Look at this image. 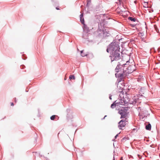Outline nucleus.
Masks as SVG:
<instances>
[{"label": "nucleus", "instance_id": "9", "mask_svg": "<svg viewBox=\"0 0 160 160\" xmlns=\"http://www.w3.org/2000/svg\"><path fill=\"white\" fill-rule=\"evenodd\" d=\"M83 50H82L81 51V56L82 57H84L85 56H86L87 55V54L86 53H83Z\"/></svg>", "mask_w": 160, "mask_h": 160}, {"label": "nucleus", "instance_id": "11", "mask_svg": "<svg viewBox=\"0 0 160 160\" xmlns=\"http://www.w3.org/2000/svg\"><path fill=\"white\" fill-rule=\"evenodd\" d=\"M69 78L70 79H75V77L74 75H70L69 76Z\"/></svg>", "mask_w": 160, "mask_h": 160}, {"label": "nucleus", "instance_id": "1", "mask_svg": "<svg viewBox=\"0 0 160 160\" xmlns=\"http://www.w3.org/2000/svg\"><path fill=\"white\" fill-rule=\"evenodd\" d=\"M117 73L115 74L116 76L122 80L128 74L131 73L133 72V70L130 71H127L125 68L122 65H118L115 69Z\"/></svg>", "mask_w": 160, "mask_h": 160}, {"label": "nucleus", "instance_id": "10", "mask_svg": "<svg viewBox=\"0 0 160 160\" xmlns=\"http://www.w3.org/2000/svg\"><path fill=\"white\" fill-rule=\"evenodd\" d=\"M128 19L129 20H130L131 21H133V22H135L136 21V19L134 18H133L132 17H129L128 18Z\"/></svg>", "mask_w": 160, "mask_h": 160}, {"label": "nucleus", "instance_id": "2", "mask_svg": "<svg viewBox=\"0 0 160 160\" xmlns=\"http://www.w3.org/2000/svg\"><path fill=\"white\" fill-rule=\"evenodd\" d=\"M128 120L122 119L118 123V127L119 128L121 129H123V128L125 127L126 125L128 124Z\"/></svg>", "mask_w": 160, "mask_h": 160}, {"label": "nucleus", "instance_id": "14", "mask_svg": "<svg viewBox=\"0 0 160 160\" xmlns=\"http://www.w3.org/2000/svg\"><path fill=\"white\" fill-rule=\"evenodd\" d=\"M144 7L145 8H148V3L146 2H144Z\"/></svg>", "mask_w": 160, "mask_h": 160}, {"label": "nucleus", "instance_id": "20", "mask_svg": "<svg viewBox=\"0 0 160 160\" xmlns=\"http://www.w3.org/2000/svg\"><path fill=\"white\" fill-rule=\"evenodd\" d=\"M56 9H57V10H59V9L58 8H57V7H56Z\"/></svg>", "mask_w": 160, "mask_h": 160}, {"label": "nucleus", "instance_id": "15", "mask_svg": "<svg viewBox=\"0 0 160 160\" xmlns=\"http://www.w3.org/2000/svg\"><path fill=\"white\" fill-rule=\"evenodd\" d=\"M154 28H155V29L156 31L158 32V28L157 27V26L156 25H154Z\"/></svg>", "mask_w": 160, "mask_h": 160}, {"label": "nucleus", "instance_id": "6", "mask_svg": "<svg viewBox=\"0 0 160 160\" xmlns=\"http://www.w3.org/2000/svg\"><path fill=\"white\" fill-rule=\"evenodd\" d=\"M134 66L132 65H131L130 66L128 67L127 68H126L125 69H126V70L127 71H130L131 70H133V71H134V69H132V68H134Z\"/></svg>", "mask_w": 160, "mask_h": 160}, {"label": "nucleus", "instance_id": "17", "mask_svg": "<svg viewBox=\"0 0 160 160\" xmlns=\"http://www.w3.org/2000/svg\"><path fill=\"white\" fill-rule=\"evenodd\" d=\"M11 106H13L14 105V104L13 102H11Z\"/></svg>", "mask_w": 160, "mask_h": 160}, {"label": "nucleus", "instance_id": "22", "mask_svg": "<svg viewBox=\"0 0 160 160\" xmlns=\"http://www.w3.org/2000/svg\"><path fill=\"white\" fill-rule=\"evenodd\" d=\"M128 61H126V62L127 63H128Z\"/></svg>", "mask_w": 160, "mask_h": 160}, {"label": "nucleus", "instance_id": "24", "mask_svg": "<svg viewBox=\"0 0 160 160\" xmlns=\"http://www.w3.org/2000/svg\"><path fill=\"white\" fill-rule=\"evenodd\" d=\"M119 87L120 88H121L120 87V86H119Z\"/></svg>", "mask_w": 160, "mask_h": 160}, {"label": "nucleus", "instance_id": "13", "mask_svg": "<svg viewBox=\"0 0 160 160\" xmlns=\"http://www.w3.org/2000/svg\"><path fill=\"white\" fill-rule=\"evenodd\" d=\"M56 116V115H52L50 119L52 120H54V119Z\"/></svg>", "mask_w": 160, "mask_h": 160}, {"label": "nucleus", "instance_id": "23", "mask_svg": "<svg viewBox=\"0 0 160 160\" xmlns=\"http://www.w3.org/2000/svg\"><path fill=\"white\" fill-rule=\"evenodd\" d=\"M106 117H107V116H105V117H104V118H105Z\"/></svg>", "mask_w": 160, "mask_h": 160}, {"label": "nucleus", "instance_id": "5", "mask_svg": "<svg viewBox=\"0 0 160 160\" xmlns=\"http://www.w3.org/2000/svg\"><path fill=\"white\" fill-rule=\"evenodd\" d=\"M119 52H112V55L115 60H118L120 59V56Z\"/></svg>", "mask_w": 160, "mask_h": 160}, {"label": "nucleus", "instance_id": "4", "mask_svg": "<svg viewBox=\"0 0 160 160\" xmlns=\"http://www.w3.org/2000/svg\"><path fill=\"white\" fill-rule=\"evenodd\" d=\"M111 49L112 52H120L119 48L118 45L115 43H111L110 44Z\"/></svg>", "mask_w": 160, "mask_h": 160}, {"label": "nucleus", "instance_id": "12", "mask_svg": "<svg viewBox=\"0 0 160 160\" xmlns=\"http://www.w3.org/2000/svg\"><path fill=\"white\" fill-rule=\"evenodd\" d=\"M111 47H110V45H109V48H108L107 49V52H109V51L112 50L111 49Z\"/></svg>", "mask_w": 160, "mask_h": 160}, {"label": "nucleus", "instance_id": "19", "mask_svg": "<svg viewBox=\"0 0 160 160\" xmlns=\"http://www.w3.org/2000/svg\"><path fill=\"white\" fill-rule=\"evenodd\" d=\"M120 160H123V159H122V157H121V159H120Z\"/></svg>", "mask_w": 160, "mask_h": 160}, {"label": "nucleus", "instance_id": "18", "mask_svg": "<svg viewBox=\"0 0 160 160\" xmlns=\"http://www.w3.org/2000/svg\"><path fill=\"white\" fill-rule=\"evenodd\" d=\"M118 136V134H117L115 136V138H117V136Z\"/></svg>", "mask_w": 160, "mask_h": 160}, {"label": "nucleus", "instance_id": "7", "mask_svg": "<svg viewBox=\"0 0 160 160\" xmlns=\"http://www.w3.org/2000/svg\"><path fill=\"white\" fill-rule=\"evenodd\" d=\"M83 14H82L80 15V19L81 23L84 24V20L83 17Z\"/></svg>", "mask_w": 160, "mask_h": 160}, {"label": "nucleus", "instance_id": "3", "mask_svg": "<svg viewBox=\"0 0 160 160\" xmlns=\"http://www.w3.org/2000/svg\"><path fill=\"white\" fill-rule=\"evenodd\" d=\"M119 112L120 114L121 115V118L128 120V112L127 110L124 109L123 110H121L119 111Z\"/></svg>", "mask_w": 160, "mask_h": 160}, {"label": "nucleus", "instance_id": "21", "mask_svg": "<svg viewBox=\"0 0 160 160\" xmlns=\"http://www.w3.org/2000/svg\"><path fill=\"white\" fill-rule=\"evenodd\" d=\"M119 85V84H118V86H117V87H118V88Z\"/></svg>", "mask_w": 160, "mask_h": 160}, {"label": "nucleus", "instance_id": "16", "mask_svg": "<svg viewBox=\"0 0 160 160\" xmlns=\"http://www.w3.org/2000/svg\"><path fill=\"white\" fill-rule=\"evenodd\" d=\"M116 106V105L115 104H114V103H113L111 105V107L112 108H114Z\"/></svg>", "mask_w": 160, "mask_h": 160}, {"label": "nucleus", "instance_id": "8", "mask_svg": "<svg viewBox=\"0 0 160 160\" xmlns=\"http://www.w3.org/2000/svg\"><path fill=\"white\" fill-rule=\"evenodd\" d=\"M151 124L149 123L146 126V128L147 130H150L151 129Z\"/></svg>", "mask_w": 160, "mask_h": 160}]
</instances>
